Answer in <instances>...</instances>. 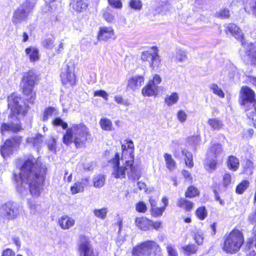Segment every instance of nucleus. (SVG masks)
Returning a JSON list of instances; mask_svg holds the SVG:
<instances>
[{
    "label": "nucleus",
    "instance_id": "1",
    "mask_svg": "<svg viewBox=\"0 0 256 256\" xmlns=\"http://www.w3.org/2000/svg\"><path fill=\"white\" fill-rule=\"evenodd\" d=\"M46 170L38 159L32 158L26 160L22 166L20 174H14L17 191L22 194L30 191L34 196H38L42 190Z\"/></svg>",
    "mask_w": 256,
    "mask_h": 256
},
{
    "label": "nucleus",
    "instance_id": "2",
    "mask_svg": "<svg viewBox=\"0 0 256 256\" xmlns=\"http://www.w3.org/2000/svg\"><path fill=\"white\" fill-rule=\"evenodd\" d=\"M8 108L10 110L8 116V122H4L0 126V132L4 134L5 132H18L22 128L20 118L26 113L28 108L23 99L16 94H12L8 97Z\"/></svg>",
    "mask_w": 256,
    "mask_h": 256
},
{
    "label": "nucleus",
    "instance_id": "3",
    "mask_svg": "<svg viewBox=\"0 0 256 256\" xmlns=\"http://www.w3.org/2000/svg\"><path fill=\"white\" fill-rule=\"evenodd\" d=\"M90 136L89 128L84 124H74L66 130L62 140L67 146L74 142L77 148H82Z\"/></svg>",
    "mask_w": 256,
    "mask_h": 256
},
{
    "label": "nucleus",
    "instance_id": "4",
    "mask_svg": "<svg viewBox=\"0 0 256 256\" xmlns=\"http://www.w3.org/2000/svg\"><path fill=\"white\" fill-rule=\"evenodd\" d=\"M111 162L113 164L112 175L114 178H124L126 173L138 178L137 169L133 166V160L126 161L124 166H120L119 154L116 153Z\"/></svg>",
    "mask_w": 256,
    "mask_h": 256
},
{
    "label": "nucleus",
    "instance_id": "5",
    "mask_svg": "<svg viewBox=\"0 0 256 256\" xmlns=\"http://www.w3.org/2000/svg\"><path fill=\"white\" fill-rule=\"evenodd\" d=\"M244 242L242 232L234 229L224 236V241L222 247L223 250L228 254H235L241 248Z\"/></svg>",
    "mask_w": 256,
    "mask_h": 256
},
{
    "label": "nucleus",
    "instance_id": "6",
    "mask_svg": "<svg viewBox=\"0 0 256 256\" xmlns=\"http://www.w3.org/2000/svg\"><path fill=\"white\" fill-rule=\"evenodd\" d=\"M36 80V76L32 72L24 74L22 79L21 86L22 92L28 97L30 103L34 102L36 96L34 90Z\"/></svg>",
    "mask_w": 256,
    "mask_h": 256
},
{
    "label": "nucleus",
    "instance_id": "7",
    "mask_svg": "<svg viewBox=\"0 0 256 256\" xmlns=\"http://www.w3.org/2000/svg\"><path fill=\"white\" fill-rule=\"evenodd\" d=\"M222 148L220 144H216L209 149L207 152V157L204 162L205 168L210 172L215 170L217 158L222 154Z\"/></svg>",
    "mask_w": 256,
    "mask_h": 256
},
{
    "label": "nucleus",
    "instance_id": "8",
    "mask_svg": "<svg viewBox=\"0 0 256 256\" xmlns=\"http://www.w3.org/2000/svg\"><path fill=\"white\" fill-rule=\"evenodd\" d=\"M160 248L153 240H148L136 246L133 248L132 254L137 256H150L152 253L159 251Z\"/></svg>",
    "mask_w": 256,
    "mask_h": 256
},
{
    "label": "nucleus",
    "instance_id": "9",
    "mask_svg": "<svg viewBox=\"0 0 256 256\" xmlns=\"http://www.w3.org/2000/svg\"><path fill=\"white\" fill-rule=\"evenodd\" d=\"M34 7V3L30 2V0H27L14 10L12 17V22L17 24L25 20Z\"/></svg>",
    "mask_w": 256,
    "mask_h": 256
},
{
    "label": "nucleus",
    "instance_id": "10",
    "mask_svg": "<svg viewBox=\"0 0 256 256\" xmlns=\"http://www.w3.org/2000/svg\"><path fill=\"white\" fill-rule=\"evenodd\" d=\"M0 214L8 220H14L20 214L18 206L14 202H7L0 206Z\"/></svg>",
    "mask_w": 256,
    "mask_h": 256
},
{
    "label": "nucleus",
    "instance_id": "11",
    "mask_svg": "<svg viewBox=\"0 0 256 256\" xmlns=\"http://www.w3.org/2000/svg\"><path fill=\"white\" fill-rule=\"evenodd\" d=\"M22 142V138L16 136L7 140L1 147L0 154L4 158L12 154V151L16 148Z\"/></svg>",
    "mask_w": 256,
    "mask_h": 256
},
{
    "label": "nucleus",
    "instance_id": "12",
    "mask_svg": "<svg viewBox=\"0 0 256 256\" xmlns=\"http://www.w3.org/2000/svg\"><path fill=\"white\" fill-rule=\"evenodd\" d=\"M78 251L80 256H95L90 242L84 236L80 238Z\"/></svg>",
    "mask_w": 256,
    "mask_h": 256
},
{
    "label": "nucleus",
    "instance_id": "13",
    "mask_svg": "<svg viewBox=\"0 0 256 256\" xmlns=\"http://www.w3.org/2000/svg\"><path fill=\"white\" fill-rule=\"evenodd\" d=\"M61 80L64 84L72 86L76 84V77L72 68L66 65L62 70L60 74Z\"/></svg>",
    "mask_w": 256,
    "mask_h": 256
},
{
    "label": "nucleus",
    "instance_id": "14",
    "mask_svg": "<svg viewBox=\"0 0 256 256\" xmlns=\"http://www.w3.org/2000/svg\"><path fill=\"white\" fill-rule=\"evenodd\" d=\"M141 58L143 61L148 62L150 66L152 68H158L160 62L159 56L156 52L152 53L148 51L143 52L141 55Z\"/></svg>",
    "mask_w": 256,
    "mask_h": 256
},
{
    "label": "nucleus",
    "instance_id": "15",
    "mask_svg": "<svg viewBox=\"0 0 256 256\" xmlns=\"http://www.w3.org/2000/svg\"><path fill=\"white\" fill-rule=\"evenodd\" d=\"M245 60L248 64L256 65V44H248L246 48Z\"/></svg>",
    "mask_w": 256,
    "mask_h": 256
},
{
    "label": "nucleus",
    "instance_id": "16",
    "mask_svg": "<svg viewBox=\"0 0 256 256\" xmlns=\"http://www.w3.org/2000/svg\"><path fill=\"white\" fill-rule=\"evenodd\" d=\"M114 38V30L111 26H102L100 28L98 35L99 40L107 41L110 38Z\"/></svg>",
    "mask_w": 256,
    "mask_h": 256
},
{
    "label": "nucleus",
    "instance_id": "17",
    "mask_svg": "<svg viewBox=\"0 0 256 256\" xmlns=\"http://www.w3.org/2000/svg\"><path fill=\"white\" fill-rule=\"evenodd\" d=\"M75 220L72 217L67 215L62 216L58 218V223L63 230H68L73 226L75 224Z\"/></svg>",
    "mask_w": 256,
    "mask_h": 256
},
{
    "label": "nucleus",
    "instance_id": "18",
    "mask_svg": "<svg viewBox=\"0 0 256 256\" xmlns=\"http://www.w3.org/2000/svg\"><path fill=\"white\" fill-rule=\"evenodd\" d=\"M89 180L88 178H84L76 182L70 188V191L72 194H74L78 192H82L85 186L88 184Z\"/></svg>",
    "mask_w": 256,
    "mask_h": 256
},
{
    "label": "nucleus",
    "instance_id": "19",
    "mask_svg": "<svg viewBox=\"0 0 256 256\" xmlns=\"http://www.w3.org/2000/svg\"><path fill=\"white\" fill-rule=\"evenodd\" d=\"M144 78L142 76H136L130 78L128 83V86L132 90L139 89L143 84Z\"/></svg>",
    "mask_w": 256,
    "mask_h": 256
},
{
    "label": "nucleus",
    "instance_id": "20",
    "mask_svg": "<svg viewBox=\"0 0 256 256\" xmlns=\"http://www.w3.org/2000/svg\"><path fill=\"white\" fill-rule=\"evenodd\" d=\"M136 226L142 230H147L152 226V220L145 218H136L135 220Z\"/></svg>",
    "mask_w": 256,
    "mask_h": 256
},
{
    "label": "nucleus",
    "instance_id": "21",
    "mask_svg": "<svg viewBox=\"0 0 256 256\" xmlns=\"http://www.w3.org/2000/svg\"><path fill=\"white\" fill-rule=\"evenodd\" d=\"M70 6L76 12H81L86 10L88 5L86 0H72Z\"/></svg>",
    "mask_w": 256,
    "mask_h": 256
},
{
    "label": "nucleus",
    "instance_id": "22",
    "mask_svg": "<svg viewBox=\"0 0 256 256\" xmlns=\"http://www.w3.org/2000/svg\"><path fill=\"white\" fill-rule=\"evenodd\" d=\"M227 29L236 39L240 40L242 44H244L242 42L243 34L238 27L234 24H230L228 26Z\"/></svg>",
    "mask_w": 256,
    "mask_h": 256
},
{
    "label": "nucleus",
    "instance_id": "23",
    "mask_svg": "<svg viewBox=\"0 0 256 256\" xmlns=\"http://www.w3.org/2000/svg\"><path fill=\"white\" fill-rule=\"evenodd\" d=\"M99 124L100 128L104 130L110 132L114 130L112 120L107 118H101Z\"/></svg>",
    "mask_w": 256,
    "mask_h": 256
},
{
    "label": "nucleus",
    "instance_id": "24",
    "mask_svg": "<svg viewBox=\"0 0 256 256\" xmlns=\"http://www.w3.org/2000/svg\"><path fill=\"white\" fill-rule=\"evenodd\" d=\"M157 88L153 86L150 82H148L146 86L142 89V94L144 96H156L158 94Z\"/></svg>",
    "mask_w": 256,
    "mask_h": 256
},
{
    "label": "nucleus",
    "instance_id": "25",
    "mask_svg": "<svg viewBox=\"0 0 256 256\" xmlns=\"http://www.w3.org/2000/svg\"><path fill=\"white\" fill-rule=\"evenodd\" d=\"M25 52L30 62H34L39 59L38 50L36 48L34 47L28 48L26 49Z\"/></svg>",
    "mask_w": 256,
    "mask_h": 256
},
{
    "label": "nucleus",
    "instance_id": "26",
    "mask_svg": "<svg viewBox=\"0 0 256 256\" xmlns=\"http://www.w3.org/2000/svg\"><path fill=\"white\" fill-rule=\"evenodd\" d=\"M239 165V160L238 158L234 156H230L228 158V166L229 169L236 171L238 168Z\"/></svg>",
    "mask_w": 256,
    "mask_h": 256
},
{
    "label": "nucleus",
    "instance_id": "27",
    "mask_svg": "<svg viewBox=\"0 0 256 256\" xmlns=\"http://www.w3.org/2000/svg\"><path fill=\"white\" fill-rule=\"evenodd\" d=\"M179 99V96L176 92H172L170 95H167L164 99L165 103L168 106H171L176 104Z\"/></svg>",
    "mask_w": 256,
    "mask_h": 256
},
{
    "label": "nucleus",
    "instance_id": "28",
    "mask_svg": "<svg viewBox=\"0 0 256 256\" xmlns=\"http://www.w3.org/2000/svg\"><path fill=\"white\" fill-rule=\"evenodd\" d=\"M26 142L28 143L32 144L34 146L38 147L40 146L43 142L42 136L38 134L34 137L28 138Z\"/></svg>",
    "mask_w": 256,
    "mask_h": 256
},
{
    "label": "nucleus",
    "instance_id": "29",
    "mask_svg": "<svg viewBox=\"0 0 256 256\" xmlns=\"http://www.w3.org/2000/svg\"><path fill=\"white\" fill-rule=\"evenodd\" d=\"M58 114V111L56 108L49 107L44 111L42 120L44 121H46L53 116L57 115Z\"/></svg>",
    "mask_w": 256,
    "mask_h": 256
},
{
    "label": "nucleus",
    "instance_id": "30",
    "mask_svg": "<svg viewBox=\"0 0 256 256\" xmlns=\"http://www.w3.org/2000/svg\"><path fill=\"white\" fill-rule=\"evenodd\" d=\"M177 206L186 210H190L192 208L194 204L190 201L180 198L178 200Z\"/></svg>",
    "mask_w": 256,
    "mask_h": 256
},
{
    "label": "nucleus",
    "instance_id": "31",
    "mask_svg": "<svg viewBox=\"0 0 256 256\" xmlns=\"http://www.w3.org/2000/svg\"><path fill=\"white\" fill-rule=\"evenodd\" d=\"M103 18L104 20L108 23L113 22L115 19L114 16L113 15L110 8L108 7H107L104 10Z\"/></svg>",
    "mask_w": 256,
    "mask_h": 256
},
{
    "label": "nucleus",
    "instance_id": "32",
    "mask_svg": "<svg viewBox=\"0 0 256 256\" xmlns=\"http://www.w3.org/2000/svg\"><path fill=\"white\" fill-rule=\"evenodd\" d=\"M210 90L212 93L220 98H224V93L223 90L216 84H212L210 86Z\"/></svg>",
    "mask_w": 256,
    "mask_h": 256
},
{
    "label": "nucleus",
    "instance_id": "33",
    "mask_svg": "<svg viewBox=\"0 0 256 256\" xmlns=\"http://www.w3.org/2000/svg\"><path fill=\"white\" fill-rule=\"evenodd\" d=\"M164 158L166 163V166L170 170L174 168L176 166V163L172 156L168 154H164Z\"/></svg>",
    "mask_w": 256,
    "mask_h": 256
},
{
    "label": "nucleus",
    "instance_id": "34",
    "mask_svg": "<svg viewBox=\"0 0 256 256\" xmlns=\"http://www.w3.org/2000/svg\"><path fill=\"white\" fill-rule=\"evenodd\" d=\"M106 178L102 175L96 176L93 180L94 186L96 188H100L102 187L105 182Z\"/></svg>",
    "mask_w": 256,
    "mask_h": 256
},
{
    "label": "nucleus",
    "instance_id": "35",
    "mask_svg": "<svg viewBox=\"0 0 256 256\" xmlns=\"http://www.w3.org/2000/svg\"><path fill=\"white\" fill-rule=\"evenodd\" d=\"M249 184L250 183L248 180H242L237 186L236 189V192L238 194H243L245 190L248 187Z\"/></svg>",
    "mask_w": 256,
    "mask_h": 256
},
{
    "label": "nucleus",
    "instance_id": "36",
    "mask_svg": "<svg viewBox=\"0 0 256 256\" xmlns=\"http://www.w3.org/2000/svg\"><path fill=\"white\" fill-rule=\"evenodd\" d=\"M199 194V191L198 189L193 186H189L185 193V196L186 197H188L190 198H194Z\"/></svg>",
    "mask_w": 256,
    "mask_h": 256
},
{
    "label": "nucleus",
    "instance_id": "37",
    "mask_svg": "<svg viewBox=\"0 0 256 256\" xmlns=\"http://www.w3.org/2000/svg\"><path fill=\"white\" fill-rule=\"evenodd\" d=\"M94 216L102 220H104L107 215L108 210L106 208L95 209L93 211Z\"/></svg>",
    "mask_w": 256,
    "mask_h": 256
},
{
    "label": "nucleus",
    "instance_id": "38",
    "mask_svg": "<svg viewBox=\"0 0 256 256\" xmlns=\"http://www.w3.org/2000/svg\"><path fill=\"white\" fill-rule=\"evenodd\" d=\"M176 59L180 62H182L186 60V52L180 48L176 49Z\"/></svg>",
    "mask_w": 256,
    "mask_h": 256
},
{
    "label": "nucleus",
    "instance_id": "39",
    "mask_svg": "<svg viewBox=\"0 0 256 256\" xmlns=\"http://www.w3.org/2000/svg\"><path fill=\"white\" fill-rule=\"evenodd\" d=\"M208 124L213 130H218L223 125L220 120L216 118L210 119L208 121Z\"/></svg>",
    "mask_w": 256,
    "mask_h": 256
},
{
    "label": "nucleus",
    "instance_id": "40",
    "mask_svg": "<svg viewBox=\"0 0 256 256\" xmlns=\"http://www.w3.org/2000/svg\"><path fill=\"white\" fill-rule=\"evenodd\" d=\"M28 205L30 208V212L31 214H35L37 212H40V210L41 208L40 205L36 204L34 202L28 201Z\"/></svg>",
    "mask_w": 256,
    "mask_h": 256
},
{
    "label": "nucleus",
    "instance_id": "41",
    "mask_svg": "<svg viewBox=\"0 0 256 256\" xmlns=\"http://www.w3.org/2000/svg\"><path fill=\"white\" fill-rule=\"evenodd\" d=\"M182 154L185 156V163L187 166L191 168L193 166V162H192V154L188 152L187 151H185L184 150L182 151Z\"/></svg>",
    "mask_w": 256,
    "mask_h": 256
},
{
    "label": "nucleus",
    "instance_id": "42",
    "mask_svg": "<svg viewBox=\"0 0 256 256\" xmlns=\"http://www.w3.org/2000/svg\"><path fill=\"white\" fill-rule=\"evenodd\" d=\"M128 5L134 10H140L142 8V2L140 0H130Z\"/></svg>",
    "mask_w": 256,
    "mask_h": 256
},
{
    "label": "nucleus",
    "instance_id": "43",
    "mask_svg": "<svg viewBox=\"0 0 256 256\" xmlns=\"http://www.w3.org/2000/svg\"><path fill=\"white\" fill-rule=\"evenodd\" d=\"M165 210L164 207L158 208L156 206L150 208L152 215L154 217L162 216Z\"/></svg>",
    "mask_w": 256,
    "mask_h": 256
},
{
    "label": "nucleus",
    "instance_id": "44",
    "mask_svg": "<svg viewBox=\"0 0 256 256\" xmlns=\"http://www.w3.org/2000/svg\"><path fill=\"white\" fill-rule=\"evenodd\" d=\"M185 254L190 256L194 254L197 252V248L194 245H188L182 248Z\"/></svg>",
    "mask_w": 256,
    "mask_h": 256
},
{
    "label": "nucleus",
    "instance_id": "45",
    "mask_svg": "<svg viewBox=\"0 0 256 256\" xmlns=\"http://www.w3.org/2000/svg\"><path fill=\"white\" fill-rule=\"evenodd\" d=\"M197 216L201 220H204L207 216V212L204 206H202L196 210Z\"/></svg>",
    "mask_w": 256,
    "mask_h": 256
},
{
    "label": "nucleus",
    "instance_id": "46",
    "mask_svg": "<svg viewBox=\"0 0 256 256\" xmlns=\"http://www.w3.org/2000/svg\"><path fill=\"white\" fill-rule=\"evenodd\" d=\"M52 124L54 126H61L64 130L68 128L67 123L64 122L60 118H56L52 120Z\"/></svg>",
    "mask_w": 256,
    "mask_h": 256
},
{
    "label": "nucleus",
    "instance_id": "47",
    "mask_svg": "<svg viewBox=\"0 0 256 256\" xmlns=\"http://www.w3.org/2000/svg\"><path fill=\"white\" fill-rule=\"evenodd\" d=\"M161 82H162V78L158 74L154 75L152 79L150 80L148 82H150V84H152L153 86L156 87L157 88L158 90V85Z\"/></svg>",
    "mask_w": 256,
    "mask_h": 256
},
{
    "label": "nucleus",
    "instance_id": "48",
    "mask_svg": "<svg viewBox=\"0 0 256 256\" xmlns=\"http://www.w3.org/2000/svg\"><path fill=\"white\" fill-rule=\"evenodd\" d=\"M108 4L114 8L121 9L122 4L121 0H108Z\"/></svg>",
    "mask_w": 256,
    "mask_h": 256
},
{
    "label": "nucleus",
    "instance_id": "49",
    "mask_svg": "<svg viewBox=\"0 0 256 256\" xmlns=\"http://www.w3.org/2000/svg\"><path fill=\"white\" fill-rule=\"evenodd\" d=\"M44 46L49 50H52L54 46V40L51 38H48L42 42Z\"/></svg>",
    "mask_w": 256,
    "mask_h": 256
},
{
    "label": "nucleus",
    "instance_id": "50",
    "mask_svg": "<svg viewBox=\"0 0 256 256\" xmlns=\"http://www.w3.org/2000/svg\"><path fill=\"white\" fill-rule=\"evenodd\" d=\"M253 164L251 161L247 160L246 162V167L244 168V172L248 175L252 174L253 172Z\"/></svg>",
    "mask_w": 256,
    "mask_h": 256
},
{
    "label": "nucleus",
    "instance_id": "51",
    "mask_svg": "<svg viewBox=\"0 0 256 256\" xmlns=\"http://www.w3.org/2000/svg\"><path fill=\"white\" fill-rule=\"evenodd\" d=\"M188 142L189 144L192 146H195L198 144L200 142V138L198 136H194L190 137Z\"/></svg>",
    "mask_w": 256,
    "mask_h": 256
},
{
    "label": "nucleus",
    "instance_id": "52",
    "mask_svg": "<svg viewBox=\"0 0 256 256\" xmlns=\"http://www.w3.org/2000/svg\"><path fill=\"white\" fill-rule=\"evenodd\" d=\"M136 209L140 212L144 213L147 210V207L144 202H140L136 204Z\"/></svg>",
    "mask_w": 256,
    "mask_h": 256
},
{
    "label": "nucleus",
    "instance_id": "53",
    "mask_svg": "<svg viewBox=\"0 0 256 256\" xmlns=\"http://www.w3.org/2000/svg\"><path fill=\"white\" fill-rule=\"evenodd\" d=\"M48 146L49 150L56 152V140L54 138H51L48 142Z\"/></svg>",
    "mask_w": 256,
    "mask_h": 256
},
{
    "label": "nucleus",
    "instance_id": "54",
    "mask_svg": "<svg viewBox=\"0 0 256 256\" xmlns=\"http://www.w3.org/2000/svg\"><path fill=\"white\" fill-rule=\"evenodd\" d=\"M216 16L222 18H228L230 16L229 10L226 8L221 10L216 13Z\"/></svg>",
    "mask_w": 256,
    "mask_h": 256
},
{
    "label": "nucleus",
    "instance_id": "55",
    "mask_svg": "<svg viewBox=\"0 0 256 256\" xmlns=\"http://www.w3.org/2000/svg\"><path fill=\"white\" fill-rule=\"evenodd\" d=\"M177 118L180 122H184L187 118V114L183 110H180L178 112Z\"/></svg>",
    "mask_w": 256,
    "mask_h": 256
},
{
    "label": "nucleus",
    "instance_id": "56",
    "mask_svg": "<svg viewBox=\"0 0 256 256\" xmlns=\"http://www.w3.org/2000/svg\"><path fill=\"white\" fill-rule=\"evenodd\" d=\"M194 240L198 244L200 245L203 243L204 236L202 232H198L194 234Z\"/></svg>",
    "mask_w": 256,
    "mask_h": 256
},
{
    "label": "nucleus",
    "instance_id": "57",
    "mask_svg": "<svg viewBox=\"0 0 256 256\" xmlns=\"http://www.w3.org/2000/svg\"><path fill=\"white\" fill-rule=\"evenodd\" d=\"M232 180V176L231 175L228 174L226 173L223 176V184L224 186H228Z\"/></svg>",
    "mask_w": 256,
    "mask_h": 256
},
{
    "label": "nucleus",
    "instance_id": "58",
    "mask_svg": "<svg viewBox=\"0 0 256 256\" xmlns=\"http://www.w3.org/2000/svg\"><path fill=\"white\" fill-rule=\"evenodd\" d=\"M127 144H128V145L126 146L127 148L130 150L128 152L130 153V157L132 158L131 160H134V155L133 154V150H134V146L133 142L132 140H129L127 142Z\"/></svg>",
    "mask_w": 256,
    "mask_h": 256
},
{
    "label": "nucleus",
    "instance_id": "59",
    "mask_svg": "<svg viewBox=\"0 0 256 256\" xmlns=\"http://www.w3.org/2000/svg\"><path fill=\"white\" fill-rule=\"evenodd\" d=\"M168 256H178V253L174 246L168 245L166 247Z\"/></svg>",
    "mask_w": 256,
    "mask_h": 256
},
{
    "label": "nucleus",
    "instance_id": "60",
    "mask_svg": "<svg viewBox=\"0 0 256 256\" xmlns=\"http://www.w3.org/2000/svg\"><path fill=\"white\" fill-rule=\"evenodd\" d=\"M15 252L10 248H6L2 253V256H14Z\"/></svg>",
    "mask_w": 256,
    "mask_h": 256
},
{
    "label": "nucleus",
    "instance_id": "61",
    "mask_svg": "<svg viewBox=\"0 0 256 256\" xmlns=\"http://www.w3.org/2000/svg\"><path fill=\"white\" fill-rule=\"evenodd\" d=\"M94 96H98L103 98L104 99L106 100L108 99V94L106 92L100 90L98 91H96L94 93Z\"/></svg>",
    "mask_w": 256,
    "mask_h": 256
},
{
    "label": "nucleus",
    "instance_id": "62",
    "mask_svg": "<svg viewBox=\"0 0 256 256\" xmlns=\"http://www.w3.org/2000/svg\"><path fill=\"white\" fill-rule=\"evenodd\" d=\"M56 6L54 4L51 5L50 4H46V5L42 8V11L44 12H52L55 10Z\"/></svg>",
    "mask_w": 256,
    "mask_h": 256
},
{
    "label": "nucleus",
    "instance_id": "63",
    "mask_svg": "<svg viewBox=\"0 0 256 256\" xmlns=\"http://www.w3.org/2000/svg\"><path fill=\"white\" fill-rule=\"evenodd\" d=\"M182 174L186 182H192V176H191L190 173L189 172H188L186 170H184L182 172Z\"/></svg>",
    "mask_w": 256,
    "mask_h": 256
},
{
    "label": "nucleus",
    "instance_id": "64",
    "mask_svg": "<svg viewBox=\"0 0 256 256\" xmlns=\"http://www.w3.org/2000/svg\"><path fill=\"white\" fill-rule=\"evenodd\" d=\"M64 180L65 182H70L72 180V174L68 173V172L66 170L64 171Z\"/></svg>",
    "mask_w": 256,
    "mask_h": 256
}]
</instances>
